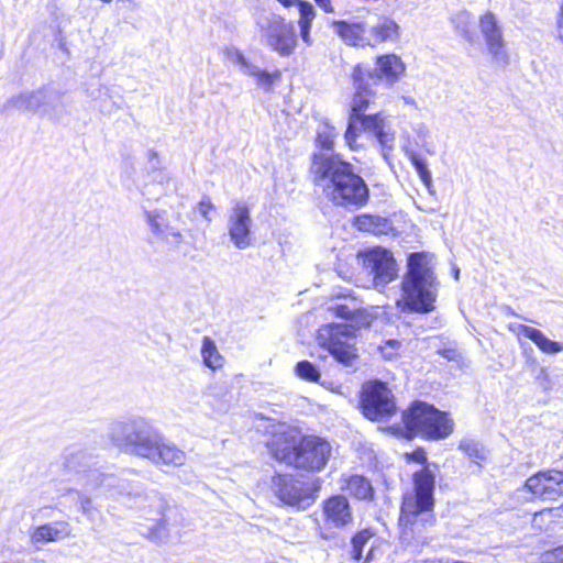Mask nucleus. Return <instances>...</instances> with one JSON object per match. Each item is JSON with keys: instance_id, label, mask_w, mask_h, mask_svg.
<instances>
[{"instance_id": "nucleus-38", "label": "nucleus", "mask_w": 563, "mask_h": 563, "mask_svg": "<svg viewBox=\"0 0 563 563\" xmlns=\"http://www.w3.org/2000/svg\"><path fill=\"white\" fill-rule=\"evenodd\" d=\"M373 537L374 531L372 529H364L352 538V558L355 561L363 559L364 548Z\"/></svg>"}, {"instance_id": "nucleus-36", "label": "nucleus", "mask_w": 563, "mask_h": 563, "mask_svg": "<svg viewBox=\"0 0 563 563\" xmlns=\"http://www.w3.org/2000/svg\"><path fill=\"white\" fill-rule=\"evenodd\" d=\"M406 155L410 159L411 164L413 165V167H415L417 174L419 175L421 181L423 183V185L431 192L432 176H431V173L428 168L426 161L422 159L421 156L412 150H406Z\"/></svg>"}, {"instance_id": "nucleus-19", "label": "nucleus", "mask_w": 563, "mask_h": 563, "mask_svg": "<svg viewBox=\"0 0 563 563\" xmlns=\"http://www.w3.org/2000/svg\"><path fill=\"white\" fill-rule=\"evenodd\" d=\"M526 487L542 500H556L563 496V472L541 471L526 481Z\"/></svg>"}, {"instance_id": "nucleus-37", "label": "nucleus", "mask_w": 563, "mask_h": 563, "mask_svg": "<svg viewBox=\"0 0 563 563\" xmlns=\"http://www.w3.org/2000/svg\"><path fill=\"white\" fill-rule=\"evenodd\" d=\"M338 132L334 126L328 122H323L318 126L316 142L322 150H331Z\"/></svg>"}, {"instance_id": "nucleus-46", "label": "nucleus", "mask_w": 563, "mask_h": 563, "mask_svg": "<svg viewBox=\"0 0 563 563\" xmlns=\"http://www.w3.org/2000/svg\"><path fill=\"white\" fill-rule=\"evenodd\" d=\"M280 4H283L285 8L290 7H299L300 2H303V0H277Z\"/></svg>"}, {"instance_id": "nucleus-26", "label": "nucleus", "mask_w": 563, "mask_h": 563, "mask_svg": "<svg viewBox=\"0 0 563 563\" xmlns=\"http://www.w3.org/2000/svg\"><path fill=\"white\" fill-rule=\"evenodd\" d=\"M366 23L367 46L375 47L383 42H395L399 38V25L388 16H378Z\"/></svg>"}, {"instance_id": "nucleus-32", "label": "nucleus", "mask_w": 563, "mask_h": 563, "mask_svg": "<svg viewBox=\"0 0 563 563\" xmlns=\"http://www.w3.org/2000/svg\"><path fill=\"white\" fill-rule=\"evenodd\" d=\"M297 9L299 12L298 26L300 31V37L306 45L310 46L312 45L310 32L312 22L317 15L316 9L308 1L300 2Z\"/></svg>"}, {"instance_id": "nucleus-35", "label": "nucleus", "mask_w": 563, "mask_h": 563, "mask_svg": "<svg viewBox=\"0 0 563 563\" xmlns=\"http://www.w3.org/2000/svg\"><path fill=\"white\" fill-rule=\"evenodd\" d=\"M201 356L206 366L216 369L222 366V357L214 342L209 338L202 339Z\"/></svg>"}, {"instance_id": "nucleus-51", "label": "nucleus", "mask_w": 563, "mask_h": 563, "mask_svg": "<svg viewBox=\"0 0 563 563\" xmlns=\"http://www.w3.org/2000/svg\"><path fill=\"white\" fill-rule=\"evenodd\" d=\"M459 274H460L459 271L454 272L455 278H459Z\"/></svg>"}, {"instance_id": "nucleus-18", "label": "nucleus", "mask_w": 563, "mask_h": 563, "mask_svg": "<svg viewBox=\"0 0 563 563\" xmlns=\"http://www.w3.org/2000/svg\"><path fill=\"white\" fill-rule=\"evenodd\" d=\"M357 128L361 132L373 135L378 142L383 157L388 161L389 154L395 146V132L383 113L366 114L357 120Z\"/></svg>"}, {"instance_id": "nucleus-7", "label": "nucleus", "mask_w": 563, "mask_h": 563, "mask_svg": "<svg viewBox=\"0 0 563 563\" xmlns=\"http://www.w3.org/2000/svg\"><path fill=\"white\" fill-rule=\"evenodd\" d=\"M10 108L60 121L65 111L64 96L60 91L45 86L12 96L2 104L1 112L5 113Z\"/></svg>"}, {"instance_id": "nucleus-13", "label": "nucleus", "mask_w": 563, "mask_h": 563, "mask_svg": "<svg viewBox=\"0 0 563 563\" xmlns=\"http://www.w3.org/2000/svg\"><path fill=\"white\" fill-rule=\"evenodd\" d=\"M361 406L363 415L373 421L385 420L396 412L394 396L387 385L382 382L364 385Z\"/></svg>"}, {"instance_id": "nucleus-17", "label": "nucleus", "mask_w": 563, "mask_h": 563, "mask_svg": "<svg viewBox=\"0 0 563 563\" xmlns=\"http://www.w3.org/2000/svg\"><path fill=\"white\" fill-rule=\"evenodd\" d=\"M328 311L336 318L349 321L345 324L353 329L355 334L357 330L369 327L374 319L356 298L349 295H338L336 300L328 305Z\"/></svg>"}, {"instance_id": "nucleus-1", "label": "nucleus", "mask_w": 563, "mask_h": 563, "mask_svg": "<svg viewBox=\"0 0 563 563\" xmlns=\"http://www.w3.org/2000/svg\"><path fill=\"white\" fill-rule=\"evenodd\" d=\"M311 174L314 185L334 205L360 209L367 203L369 190L366 183L354 170L353 165L339 155L314 153Z\"/></svg>"}, {"instance_id": "nucleus-9", "label": "nucleus", "mask_w": 563, "mask_h": 563, "mask_svg": "<svg viewBox=\"0 0 563 563\" xmlns=\"http://www.w3.org/2000/svg\"><path fill=\"white\" fill-rule=\"evenodd\" d=\"M262 43L282 57L290 56L297 47L292 22L282 15L268 13L257 19Z\"/></svg>"}, {"instance_id": "nucleus-22", "label": "nucleus", "mask_w": 563, "mask_h": 563, "mask_svg": "<svg viewBox=\"0 0 563 563\" xmlns=\"http://www.w3.org/2000/svg\"><path fill=\"white\" fill-rule=\"evenodd\" d=\"M88 492L101 490L111 497L131 496L139 493V487L133 485L126 478L112 474H103L99 471H91L89 482L87 483Z\"/></svg>"}, {"instance_id": "nucleus-15", "label": "nucleus", "mask_w": 563, "mask_h": 563, "mask_svg": "<svg viewBox=\"0 0 563 563\" xmlns=\"http://www.w3.org/2000/svg\"><path fill=\"white\" fill-rule=\"evenodd\" d=\"M479 30L493 62L498 66H507L509 54L503 27L493 12L487 11L479 18Z\"/></svg>"}, {"instance_id": "nucleus-4", "label": "nucleus", "mask_w": 563, "mask_h": 563, "mask_svg": "<svg viewBox=\"0 0 563 563\" xmlns=\"http://www.w3.org/2000/svg\"><path fill=\"white\" fill-rule=\"evenodd\" d=\"M434 486L435 474L429 466L413 474V494L404 497L399 517L404 540L423 541V533L433 526Z\"/></svg>"}, {"instance_id": "nucleus-41", "label": "nucleus", "mask_w": 563, "mask_h": 563, "mask_svg": "<svg viewBox=\"0 0 563 563\" xmlns=\"http://www.w3.org/2000/svg\"><path fill=\"white\" fill-rule=\"evenodd\" d=\"M198 212L208 222L211 221V217L209 216L210 211L214 209L209 197H203L197 206Z\"/></svg>"}, {"instance_id": "nucleus-16", "label": "nucleus", "mask_w": 563, "mask_h": 563, "mask_svg": "<svg viewBox=\"0 0 563 563\" xmlns=\"http://www.w3.org/2000/svg\"><path fill=\"white\" fill-rule=\"evenodd\" d=\"M251 210L245 202H235L228 211L227 229L230 241L239 250H245L252 245Z\"/></svg>"}, {"instance_id": "nucleus-48", "label": "nucleus", "mask_w": 563, "mask_h": 563, "mask_svg": "<svg viewBox=\"0 0 563 563\" xmlns=\"http://www.w3.org/2000/svg\"><path fill=\"white\" fill-rule=\"evenodd\" d=\"M372 550H373V547L369 548L368 553H367V555H366V558L364 560V563L369 560V554H371Z\"/></svg>"}, {"instance_id": "nucleus-39", "label": "nucleus", "mask_w": 563, "mask_h": 563, "mask_svg": "<svg viewBox=\"0 0 563 563\" xmlns=\"http://www.w3.org/2000/svg\"><path fill=\"white\" fill-rule=\"evenodd\" d=\"M297 375L308 382H317L320 378L318 368L309 361H301L296 365Z\"/></svg>"}, {"instance_id": "nucleus-14", "label": "nucleus", "mask_w": 563, "mask_h": 563, "mask_svg": "<svg viewBox=\"0 0 563 563\" xmlns=\"http://www.w3.org/2000/svg\"><path fill=\"white\" fill-rule=\"evenodd\" d=\"M363 267L372 276L373 286L384 289L397 277V265L393 254L380 247L367 251L363 256Z\"/></svg>"}, {"instance_id": "nucleus-3", "label": "nucleus", "mask_w": 563, "mask_h": 563, "mask_svg": "<svg viewBox=\"0 0 563 563\" xmlns=\"http://www.w3.org/2000/svg\"><path fill=\"white\" fill-rule=\"evenodd\" d=\"M273 456L287 465L311 472L321 471L330 455L331 445L318 437H302L286 426L278 431L267 444Z\"/></svg>"}, {"instance_id": "nucleus-42", "label": "nucleus", "mask_w": 563, "mask_h": 563, "mask_svg": "<svg viewBox=\"0 0 563 563\" xmlns=\"http://www.w3.org/2000/svg\"><path fill=\"white\" fill-rule=\"evenodd\" d=\"M545 563H563V545L547 552L543 555Z\"/></svg>"}, {"instance_id": "nucleus-21", "label": "nucleus", "mask_w": 563, "mask_h": 563, "mask_svg": "<svg viewBox=\"0 0 563 563\" xmlns=\"http://www.w3.org/2000/svg\"><path fill=\"white\" fill-rule=\"evenodd\" d=\"M224 55L230 63L239 66L242 74L255 78L256 85L266 92L272 91L274 82L280 78L279 70L268 73L267 70L261 69L258 66L251 63L236 47H227Z\"/></svg>"}, {"instance_id": "nucleus-31", "label": "nucleus", "mask_w": 563, "mask_h": 563, "mask_svg": "<svg viewBox=\"0 0 563 563\" xmlns=\"http://www.w3.org/2000/svg\"><path fill=\"white\" fill-rule=\"evenodd\" d=\"M355 227L360 231L373 233L375 235L388 234L393 230V224L388 219L372 214H362L356 217Z\"/></svg>"}, {"instance_id": "nucleus-30", "label": "nucleus", "mask_w": 563, "mask_h": 563, "mask_svg": "<svg viewBox=\"0 0 563 563\" xmlns=\"http://www.w3.org/2000/svg\"><path fill=\"white\" fill-rule=\"evenodd\" d=\"M518 330L520 334L531 340L544 354L554 355L563 352V343L550 340L539 329L526 324H519Z\"/></svg>"}, {"instance_id": "nucleus-6", "label": "nucleus", "mask_w": 563, "mask_h": 563, "mask_svg": "<svg viewBox=\"0 0 563 563\" xmlns=\"http://www.w3.org/2000/svg\"><path fill=\"white\" fill-rule=\"evenodd\" d=\"M402 421L410 434H421L431 440L448 438L454 426L446 412L421 401L402 413Z\"/></svg>"}, {"instance_id": "nucleus-44", "label": "nucleus", "mask_w": 563, "mask_h": 563, "mask_svg": "<svg viewBox=\"0 0 563 563\" xmlns=\"http://www.w3.org/2000/svg\"><path fill=\"white\" fill-rule=\"evenodd\" d=\"M409 460L415 461L420 464H426L427 455L423 450H416L411 454L408 455Z\"/></svg>"}, {"instance_id": "nucleus-33", "label": "nucleus", "mask_w": 563, "mask_h": 563, "mask_svg": "<svg viewBox=\"0 0 563 563\" xmlns=\"http://www.w3.org/2000/svg\"><path fill=\"white\" fill-rule=\"evenodd\" d=\"M459 450L478 465L485 462L489 454L485 445L474 438H463L460 441Z\"/></svg>"}, {"instance_id": "nucleus-34", "label": "nucleus", "mask_w": 563, "mask_h": 563, "mask_svg": "<svg viewBox=\"0 0 563 563\" xmlns=\"http://www.w3.org/2000/svg\"><path fill=\"white\" fill-rule=\"evenodd\" d=\"M346 492L357 499H372L374 489L371 482L361 475H352L346 479Z\"/></svg>"}, {"instance_id": "nucleus-20", "label": "nucleus", "mask_w": 563, "mask_h": 563, "mask_svg": "<svg viewBox=\"0 0 563 563\" xmlns=\"http://www.w3.org/2000/svg\"><path fill=\"white\" fill-rule=\"evenodd\" d=\"M365 78L374 86L384 85L390 87L405 71V64L396 54H386L377 57L376 67H364Z\"/></svg>"}, {"instance_id": "nucleus-24", "label": "nucleus", "mask_w": 563, "mask_h": 563, "mask_svg": "<svg viewBox=\"0 0 563 563\" xmlns=\"http://www.w3.org/2000/svg\"><path fill=\"white\" fill-rule=\"evenodd\" d=\"M147 461L155 466L180 467L185 465L187 454L174 442L159 434Z\"/></svg>"}, {"instance_id": "nucleus-49", "label": "nucleus", "mask_w": 563, "mask_h": 563, "mask_svg": "<svg viewBox=\"0 0 563 563\" xmlns=\"http://www.w3.org/2000/svg\"><path fill=\"white\" fill-rule=\"evenodd\" d=\"M148 155H150V157H151V158H156V153H155V152H153V151H151V152L148 153Z\"/></svg>"}, {"instance_id": "nucleus-25", "label": "nucleus", "mask_w": 563, "mask_h": 563, "mask_svg": "<svg viewBox=\"0 0 563 563\" xmlns=\"http://www.w3.org/2000/svg\"><path fill=\"white\" fill-rule=\"evenodd\" d=\"M95 457L82 449H67L62 456V464L64 468L70 473L80 475L81 485L88 492L87 483L89 482V474L91 471H98L92 468Z\"/></svg>"}, {"instance_id": "nucleus-40", "label": "nucleus", "mask_w": 563, "mask_h": 563, "mask_svg": "<svg viewBox=\"0 0 563 563\" xmlns=\"http://www.w3.org/2000/svg\"><path fill=\"white\" fill-rule=\"evenodd\" d=\"M453 22L456 24V29L463 34V36L470 38V15L466 12H461L455 15Z\"/></svg>"}, {"instance_id": "nucleus-10", "label": "nucleus", "mask_w": 563, "mask_h": 563, "mask_svg": "<svg viewBox=\"0 0 563 563\" xmlns=\"http://www.w3.org/2000/svg\"><path fill=\"white\" fill-rule=\"evenodd\" d=\"M355 333L345 323H328L319 328L317 341L339 363L351 366L357 358Z\"/></svg>"}, {"instance_id": "nucleus-27", "label": "nucleus", "mask_w": 563, "mask_h": 563, "mask_svg": "<svg viewBox=\"0 0 563 563\" xmlns=\"http://www.w3.org/2000/svg\"><path fill=\"white\" fill-rule=\"evenodd\" d=\"M71 536V527L67 521H53L42 525L31 533V542L48 543L58 542Z\"/></svg>"}, {"instance_id": "nucleus-28", "label": "nucleus", "mask_w": 563, "mask_h": 563, "mask_svg": "<svg viewBox=\"0 0 563 563\" xmlns=\"http://www.w3.org/2000/svg\"><path fill=\"white\" fill-rule=\"evenodd\" d=\"M333 31L349 45L367 46L366 23L361 21H332Z\"/></svg>"}, {"instance_id": "nucleus-11", "label": "nucleus", "mask_w": 563, "mask_h": 563, "mask_svg": "<svg viewBox=\"0 0 563 563\" xmlns=\"http://www.w3.org/2000/svg\"><path fill=\"white\" fill-rule=\"evenodd\" d=\"M352 78L355 93L351 102L344 140L351 150H355L356 139L360 131V128H357V120L366 115L365 111L368 109L376 92L373 90L374 85L365 78V71L362 65H356L354 67Z\"/></svg>"}, {"instance_id": "nucleus-5", "label": "nucleus", "mask_w": 563, "mask_h": 563, "mask_svg": "<svg viewBox=\"0 0 563 563\" xmlns=\"http://www.w3.org/2000/svg\"><path fill=\"white\" fill-rule=\"evenodd\" d=\"M159 434L147 419L134 416L113 423L110 439L122 452L147 460Z\"/></svg>"}, {"instance_id": "nucleus-2", "label": "nucleus", "mask_w": 563, "mask_h": 563, "mask_svg": "<svg viewBox=\"0 0 563 563\" xmlns=\"http://www.w3.org/2000/svg\"><path fill=\"white\" fill-rule=\"evenodd\" d=\"M439 282L426 253H411L401 280V295L396 301L402 312L427 314L435 309Z\"/></svg>"}, {"instance_id": "nucleus-47", "label": "nucleus", "mask_w": 563, "mask_h": 563, "mask_svg": "<svg viewBox=\"0 0 563 563\" xmlns=\"http://www.w3.org/2000/svg\"><path fill=\"white\" fill-rule=\"evenodd\" d=\"M442 355H443L445 358H448V360H451V361H452V360H455V357H456V355H457V354H456V352H455L454 350H444V351L442 352Z\"/></svg>"}, {"instance_id": "nucleus-43", "label": "nucleus", "mask_w": 563, "mask_h": 563, "mask_svg": "<svg viewBox=\"0 0 563 563\" xmlns=\"http://www.w3.org/2000/svg\"><path fill=\"white\" fill-rule=\"evenodd\" d=\"M79 504L82 514L91 516L93 509L91 498L85 494H79Z\"/></svg>"}, {"instance_id": "nucleus-45", "label": "nucleus", "mask_w": 563, "mask_h": 563, "mask_svg": "<svg viewBox=\"0 0 563 563\" xmlns=\"http://www.w3.org/2000/svg\"><path fill=\"white\" fill-rule=\"evenodd\" d=\"M320 8H322L325 12H332L333 8L331 5L330 0H316Z\"/></svg>"}, {"instance_id": "nucleus-8", "label": "nucleus", "mask_w": 563, "mask_h": 563, "mask_svg": "<svg viewBox=\"0 0 563 563\" xmlns=\"http://www.w3.org/2000/svg\"><path fill=\"white\" fill-rule=\"evenodd\" d=\"M180 514L176 507L161 496H153L150 509L144 510L142 522H137L141 536L152 542L164 543L169 539L170 530L179 523Z\"/></svg>"}, {"instance_id": "nucleus-12", "label": "nucleus", "mask_w": 563, "mask_h": 563, "mask_svg": "<svg viewBox=\"0 0 563 563\" xmlns=\"http://www.w3.org/2000/svg\"><path fill=\"white\" fill-rule=\"evenodd\" d=\"M272 489L283 504L306 509L314 501L319 485L314 481L303 482L291 475H277L273 477Z\"/></svg>"}, {"instance_id": "nucleus-23", "label": "nucleus", "mask_w": 563, "mask_h": 563, "mask_svg": "<svg viewBox=\"0 0 563 563\" xmlns=\"http://www.w3.org/2000/svg\"><path fill=\"white\" fill-rule=\"evenodd\" d=\"M144 219L156 240L170 246H178L183 242V234L169 224L165 210H145Z\"/></svg>"}, {"instance_id": "nucleus-50", "label": "nucleus", "mask_w": 563, "mask_h": 563, "mask_svg": "<svg viewBox=\"0 0 563 563\" xmlns=\"http://www.w3.org/2000/svg\"><path fill=\"white\" fill-rule=\"evenodd\" d=\"M388 343H389L390 345L398 344L396 341H389Z\"/></svg>"}, {"instance_id": "nucleus-29", "label": "nucleus", "mask_w": 563, "mask_h": 563, "mask_svg": "<svg viewBox=\"0 0 563 563\" xmlns=\"http://www.w3.org/2000/svg\"><path fill=\"white\" fill-rule=\"evenodd\" d=\"M323 511L327 521L335 527H344L352 521L349 501L343 496H334L324 503Z\"/></svg>"}]
</instances>
